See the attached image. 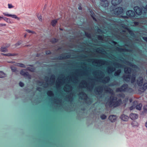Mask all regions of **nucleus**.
Listing matches in <instances>:
<instances>
[{"mask_svg":"<svg viewBox=\"0 0 147 147\" xmlns=\"http://www.w3.org/2000/svg\"><path fill=\"white\" fill-rule=\"evenodd\" d=\"M143 39L147 42V37H143Z\"/></svg>","mask_w":147,"mask_h":147,"instance_id":"nucleus-52","label":"nucleus"},{"mask_svg":"<svg viewBox=\"0 0 147 147\" xmlns=\"http://www.w3.org/2000/svg\"><path fill=\"white\" fill-rule=\"evenodd\" d=\"M122 0H112L111 3L113 5L115 6L120 4Z\"/></svg>","mask_w":147,"mask_h":147,"instance_id":"nucleus-19","label":"nucleus"},{"mask_svg":"<svg viewBox=\"0 0 147 147\" xmlns=\"http://www.w3.org/2000/svg\"><path fill=\"white\" fill-rule=\"evenodd\" d=\"M135 108V105H133L131 107L129 108V109L130 110H132L133 109Z\"/></svg>","mask_w":147,"mask_h":147,"instance_id":"nucleus-48","label":"nucleus"},{"mask_svg":"<svg viewBox=\"0 0 147 147\" xmlns=\"http://www.w3.org/2000/svg\"><path fill=\"white\" fill-rule=\"evenodd\" d=\"M129 117L132 120H134L138 118V115L137 114L132 113L130 114Z\"/></svg>","mask_w":147,"mask_h":147,"instance_id":"nucleus-20","label":"nucleus"},{"mask_svg":"<svg viewBox=\"0 0 147 147\" xmlns=\"http://www.w3.org/2000/svg\"><path fill=\"white\" fill-rule=\"evenodd\" d=\"M121 72V70L119 69L116 71L114 73V75L115 76H119Z\"/></svg>","mask_w":147,"mask_h":147,"instance_id":"nucleus-28","label":"nucleus"},{"mask_svg":"<svg viewBox=\"0 0 147 147\" xmlns=\"http://www.w3.org/2000/svg\"><path fill=\"white\" fill-rule=\"evenodd\" d=\"M1 55H3L6 56V54L1 53Z\"/></svg>","mask_w":147,"mask_h":147,"instance_id":"nucleus-62","label":"nucleus"},{"mask_svg":"<svg viewBox=\"0 0 147 147\" xmlns=\"http://www.w3.org/2000/svg\"><path fill=\"white\" fill-rule=\"evenodd\" d=\"M96 71H95L93 72V74L94 76H96Z\"/></svg>","mask_w":147,"mask_h":147,"instance_id":"nucleus-56","label":"nucleus"},{"mask_svg":"<svg viewBox=\"0 0 147 147\" xmlns=\"http://www.w3.org/2000/svg\"><path fill=\"white\" fill-rule=\"evenodd\" d=\"M117 116L115 115H111L109 116V119L112 122H115L117 120Z\"/></svg>","mask_w":147,"mask_h":147,"instance_id":"nucleus-14","label":"nucleus"},{"mask_svg":"<svg viewBox=\"0 0 147 147\" xmlns=\"http://www.w3.org/2000/svg\"><path fill=\"white\" fill-rule=\"evenodd\" d=\"M120 118L123 121H126L128 120L129 117L125 115H122L120 117Z\"/></svg>","mask_w":147,"mask_h":147,"instance_id":"nucleus-23","label":"nucleus"},{"mask_svg":"<svg viewBox=\"0 0 147 147\" xmlns=\"http://www.w3.org/2000/svg\"><path fill=\"white\" fill-rule=\"evenodd\" d=\"M80 84H82V87L86 88L87 90L90 91H91L94 87V86L92 84L89 86L87 83L84 80H83L81 82Z\"/></svg>","mask_w":147,"mask_h":147,"instance_id":"nucleus-8","label":"nucleus"},{"mask_svg":"<svg viewBox=\"0 0 147 147\" xmlns=\"http://www.w3.org/2000/svg\"><path fill=\"white\" fill-rule=\"evenodd\" d=\"M6 25L4 24H0V26H5Z\"/></svg>","mask_w":147,"mask_h":147,"instance_id":"nucleus-54","label":"nucleus"},{"mask_svg":"<svg viewBox=\"0 0 147 147\" xmlns=\"http://www.w3.org/2000/svg\"><path fill=\"white\" fill-rule=\"evenodd\" d=\"M117 92H128L132 93L133 92L132 88H129L127 84L123 85L121 87L117 88L116 90Z\"/></svg>","mask_w":147,"mask_h":147,"instance_id":"nucleus-3","label":"nucleus"},{"mask_svg":"<svg viewBox=\"0 0 147 147\" xmlns=\"http://www.w3.org/2000/svg\"><path fill=\"white\" fill-rule=\"evenodd\" d=\"M51 41L53 43H55V42H57V40L56 39H55V38H54V39H52L51 40Z\"/></svg>","mask_w":147,"mask_h":147,"instance_id":"nucleus-46","label":"nucleus"},{"mask_svg":"<svg viewBox=\"0 0 147 147\" xmlns=\"http://www.w3.org/2000/svg\"><path fill=\"white\" fill-rule=\"evenodd\" d=\"M21 44V42H18V43H16V46H17L18 45H20Z\"/></svg>","mask_w":147,"mask_h":147,"instance_id":"nucleus-57","label":"nucleus"},{"mask_svg":"<svg viewBox=\"0 0 147 147\" xmlns=\"http://www.w3.org/2000/svg\"><path fill=\"white\" fill-rule=\"evenodd\" d=\"M25 69H23L20 71V74L21 75L24 76L25 77H27L29 79H30L31 76L29 75L28 72H26Z\"/></svg>","mask_w":147,"mask_h":147,"instance_id":"nucleus-12","label":"nucleus"},{"mask_svg":"<svg viewBox=\"0 0 147 147\" xmlns=\"http://www.w3.org/2000/svg\"><path fill=\"white\" fill-rule=\"evenodd\" d=\"M98 38L99 40H103V38H102V36L100 35L98 36Z\"/></svg>","mask_w":147,"mask_h":147,"instance_id":"nucleus-43","label":"nucleus"},{"mask_svg":"<svg viewBox=\"0 0 147 147\" xmlns=\"http://www.w3.org/2000/svg\"><path fill=\"white\" fill-rule=\"evenodd\" d=\"M79 96L80 98L82 99H86L87 98V95L84 92H80L79 94Z\"/></svg>","mask_w":147,"mask_h":147,"instance_id":"nucleus-17","label":"nucleus"},{"mask_svg":"<svg viewBox=\"0 0 147 147\" xmlns=\"http://www.w3.org/2000/svg\"><path fill=\"white\" fill-rule=\"evenodd\" d=\"M26 31L27 32H28V33H30V34H34L35 33V32L34 31H32V30H26Z\"/></svg>","mask_w":147,"mask_h":147,"instance_id":"nucleus-38","label":"nucleus"},{"mask_svg":"<svg viewBox=\"0 0 147 147\" xmlns=\"http://www.w3.org/2000/svg\"><path fill=\"white\" fill-rule=\"evenodd\" d=\"M103 87V86H99L96 87L95 90L96 93L98 94H101L102 92Z\"/></svg>","mask_w":147,"mask_h":147,"instance_id":"nucleus-10","label":"nucleus"},{"mask_svg":"<svg viewBox=\"0 0 147 147\" xmlns=\"http://www.w3.org/2000/svg\"><path fill=\"white\" fill-rule=\"evenodd\" d=\"M56 84L57 87H59L60 86L61 84V79L58 78L57 80Z\"/></svg>","mask_w":147,"mask_h":147,"instance_id":"nucleus-25","label":"nucleus"},{"mask_svg":"<svg viewBox=\"0 0 147 147\" xmlns=\"http://www.w3.org/2000/svg\"><path fill=\"white\" fill-rule=\"evenodd\" d=\"M11 69L13 72H15L16 70V68L13 67H11Z\"/></svg>","mask_w":147,"mask_h":147,"instance_id":"nucleus-44","label":"nucleus"},{"mask_svg":"<svg viewBox=\"0 0 147 147\" xmlns=\"http://www.w3.org/2000/svg\"><path fill=\"white\" fill-rule=\"evenodd\" d=\"M57 20H53L51 22V25L53 26H54L57 23Z\"/></svg>","mask_w":147,"mask_h":147,"instance_id":"nucleus-32","label":"nucleus"},{"mask_svg":"<svg viewBox=\"0 0 147 147\" xmlns=\"http://www.w3.org/2000/svg\"><path fill=\"white\" fill-rule=\"evenodd\" d=\"M107 91L111 93L112 95L108 100L106 106H107V105H108L110 107H115L119 106L121 103V99H119L117 100V98L114 96L113 90L109 88H107Z\"/></svg>","mask_w":147,"mask_h":147,"instance_id":"nucleus-1","label":"nucleus"},{"mask_svg":"<svg viewBox=\"0 0 147 147\" xmlns=\"http://www.w3.org/2000/svg\"><path fill=\"white\" fill-rule=\"evenodd\" d=\"M38 18L40 21H42V17L41 16H38Z\"/></svg>","mask_w":147,"mask_h":147,"instance_id":"nucleus-49","label":"nucleus"},{"mask_svg":"<svg viewBox=\"0 0 147 147\" xmlns=\"http://www.w3.org/2000/svg\"><path fill=\"white\" fill-rule=\"evenodd\" d=\"M47 94L48 96H54V94L53 92L51 91H49L47 92Z\"/></svg>","mask_w":147,"mask_h":147,"instance_id":"nucleus-30","label":"nucleus"},{"mask_svg":"<svg viewBox=\"0 0 147 147\" xmlns=\"http://www.w3.org/2000/svg\"><path fill=\"white\" fill-rule=\"evenodd\" d=\"M113 65L116 67H121V65L118 63L115 62L113 63Z\"/></svg>","mask_w":147,"mask_h":147,"instance_id":"nucleus-34","label":"nucleus"},{"mask_svg":"<svg viewBox=\"0 0 147 147\" xmlns=\"http://www.w3.org/2000/svg\"><path fill=\"white\" fill-rule=\"evenodd\" d=\"M101 1V5L103 7H106L108 6L109 3L107 0H100Z\"/></svg>","mask_w":147,"mask_h":147,"instance_id":"nucleus-16","label":"nucleus"},{"mask_svg":"<svg viewBox=\"0 0 147 147\" xmlns=\"http://www.w3.org/2000/svg\"><path fill=\"white\" fill-rule=\"evenodd\" d=\"M51 53L50 51H46V54H49Z\"/></svg>","mask_w":147,"mask_h":147,"instance_id":"nucleus-55","label":"nucleus"},{"mask_svg":"<svg viewBox=\"0 0 147 147\" xmlns=\"http://www.w3.org/2000/svg\"><path fill=\"white\" fill-rule=\"evenodd\" d=\"M144 10H145V11L144 12V15L146 14V11L147 10V5H146V8L144 7Z\"/></svg>","mask_w":147,"mask_h":147,"instance_id":"nucleus-45","label":"nucleus"},{"mask_svg":"<svg viewBox=\"0 0 147 147\" xmlns=\"http://www.w3.org/2000/svg\"><path fill=\"white\" fill-rule=\"evenodd\" d=\"M37 90L39 91H42V89L41 88L38 87L37 88Z\"/></svg>","mask_w":147,"mask_h":147,"instance_id":"nucleus-50","label":"nucleus"},{"mask_svg":"<svg viewBox=\"0 0 147 147\" xmlns=\"http://www.w3.org/2000/svg\"><path fill=\"white\" fill-rule=\"evenodd\" d=\"M100 117L102 119H104L106 118L107 116L104 115H102Z\"/></svg>","mask_w":147,"mask_h":147,"instance_id":"nucleus-42","label":"nucleus"},{"mask_svg":"<svg viewBox=\"0 0 147 147\" xmlns=\"http://www.w3.org/2000/svg\"><path fill=\"white\" fill-rule=\"evenodd\" d=\"M5 76V74L3 72L0 71V78H3Z\"/></svg>","mask_w":147,"mask_h":147,"instance_id":"nucleus-31","label":"nucleus"},{"mask_svg":"<svg viewBox=\"0 0 147 147\" xmlns=\"http://www.w3.org/2000/svg\"><path fill=\"white\" fill-rule=\"evenodd\" d=\"M85 34L87 36V37L88 38H91V34H88L86 32H85Z\"/></svg>","mask_w":147,"mask_h":147,"instance_id":"nucleus-40","label":"nucleus"},{"mask_svg":"<svg viewBox=\"0 0 147 147\" xmlns=\"http://www.w3.org/2000/svg\"><path fill=\"white\" fill-rule=\"evenodd\" d=\"M50 80L51 82V85H53L55 81V76L54 75H52L50 78Z\"/></svg>","mask_w":147,"mask_h":147,"instance_id":"nucleus-21","label":"nucleus"},{"mask_svg":"<svg viewBox=\"0 0 147 147\" xmlns=\"http://www.w3.org/2000/svg\"><path fill=\"white\" fill-rule=\"evenodd\" d=\"M26 70H29L31 71H33L34 70V69L31 67H28L26 68Z\"/></svg>","mask_w":147,"mask_h":147,"instance_id":"nucleus-36","label":"nucleus"},{"mask_svg":"<svg viewBox=\"0 0 147 147\" xmlns=\"http://www.w3.org/2000/svg\"><path fill=\"white\" fill-rule=\"evenodd\" d=\"M144 7H143L141 9L138 6H136L134 7V9L137 14L141 15L143 13H143L145 11V10H144Z\"/></svg>","mask_w":147,"mask_h":147,"instance_id":"nucleus-9","label":"nucleus"},{"mask_svg":"<svg viewBox=\"0 0 147 147\" xmlns=\"http://www.w3.org/2000/svg\"><path fill=\"white\" fill-rule=\"evenodd\" d=\"M3 15L5 16L8 17H11L12 18H15L18 20H19L20 19V18L18 17L16 15H12L9 14L7 13H3Z\"/></svg>","mask_w":147,"mask_h":147,"instance_id":"nucleus-11","label":"nucleus"},{"mask_svg":"<svg viewBox=\"0 0 147 147\" xmlns=\"http://www.w3.org/2000/svg\"><path fill=\"white\" fill-rule=\"evenodd\" d=\"M144 111L145 113H147V105L144 106Z\"/></svg>","mask_w":147,"mask_h":147,"instance_id":"nucleus-39","label":"nucleus"},{"mask_svg":"<svg viewBox=\"0 0 147 147\" xmlns=\"http://www.w3.org/2000/svg\"><path fill=\"white\" fill-rule=\"evenodd\" d=\"M17 54L16 53H9L7 54H6V56H13L15 55H17Z\"/></svg>","mask_w":147,"mask_h":147,"instance_id":"nucleus-35","label":"nucleus"},{"mask_svg":"<svg viewBox=\"0 0 147 147\" xmlns=\"http://www.w3.org/2000/svg\"><path fill=\"white\" fill-rule=\"evenodd\" d=\"M115 70L114 67L111 66L108 67L107 69V71L108 73H111Z\"/></svg>","mask_w":147,"mask_h":147,"instance_id":"nucleus-18","label":"nucleus"},{"mask_svg":"<svg viewBox=\"0 0 147 147\" xmlns=\"http://www.w3.org/2000/svg\"><path fill=\"white\" fill-rule=\"evenodd\" d=\"M3 17H1L0 16V21L2 19H3Z\"/></svg>","mask_w":147,"mask_h":147,"instance_id":"nucleus-61","label":"nucleus"},{"mask_svg":"<svg viewBox=\"0 0 147 147\" xmlns=\"http://www.w3.org/2000/svg\"><path fill=\"white\" fill-rule=\"evenodd\" d=\"M97 31L99 34L102 32V31L100 29H99Z\"/></svg>","mask_w":147,"mask_h":147,"instance_id":"nucleus-53","label":"nucleus"},{"mask_svg":"<svg viewBox=\"0 0 147 147\" xmlns=\"http://www.w3.org/2000/svg\"><path fill=\"white\" fill-rule=\"evenodd\" d=\"M143 79L142 77H140L137 80V83L140 86L139 91L141 92H144L147 88V83H144L143 85Z\"/></svg>","mask_w":147,"mask_h":147,"instance_id":"nucleus-2","label":"nucleus"},{"mask_svg":"<svg viewBox=\"0 0 147 147\" xmlns=\"http://www.w3.org/2000/svg\"><path fill=\"white\" fill-rule=\"evenodd\" d=\"M139 23L138 22H134V25L136 26L139 24Z\"/></svg>","mask_w":147,"mask_h":147,"instance_id":"nucleus-51","label":"nucleus"},{"mask_svg":"<svg viewBox=\"0 0 147 147\" xmlns=\"http://www.w3.org/2000/svg\"><path fill=\"white\" fill-rule=\"evenodd\" d=\"M145 126L147 128V121L145 123Z\"/></svg>","mask_w":147,"mask_h":147,"instance_id":"nucleus-63","label":"nucleus"},{"mask_svg":"<svg viewBox=\"0 0 147 147\" xmlns=\"http://www.w3.org/2000/svg\"><path fill=\"white\" fill-rule=\"evenodd\" d=\"M70 57V55H62L59 58L60 59H67L69 58Z\"/></svg>","mask_w":147,"mask_h":147,"instance_id":"nucleus-22","label":"nucleus"},{"mask_svg":"<svg viewBox=\"0 0 147 147\" xmlns=\"http://www.w3.org/2000/svg\"><path fill=\"white\" fill-rule=\"evenodd\" d=\"M123 9L121 7H119L111 11V13L112 14L113 16H114L115 15H118L121 14L123 13Z\"/></svg>","mask_w":147,"mask_h":147,"instance_id":"nucleus-6","label":"nucleus"},{"mask_svg":"<svg viewBox=\"0 0 147 147\" xmlns=\"http://www.w3.org/2000/svg\"><path fill=\"white\" fill-rule=\"evenodd\" d=\"M82 7L81 6H80L78 7V9L80 10L82 9Z\"/></svg>","mask_w":147,"mask_h":147,"instance_id":"nucleus-59","label":"nucleus"},{"mask_svg":"<svg viewBox=\"0 0 147 147\" xmlns=\"http://www.w3.org/2000/svg\"><path fill=\"white\" fill-rule=\"evenodd\" d=\"M127 15L130 17H133L135 16L134 12L132 10H129L126 13Z\"/></svg>","mask_w":147,"mask_h":147,"instance_id":"nucleus-15","label":"nucleus"},{"mask_svg":"<svg viewBox=\"0 0 147 147\" xmlns=\"http://www.w3.org/2000/svg\"><path fill=\"white\" fill-rule=\"evenodd\" d=\"M19 84L20 86L21 87H23L24 86V84H23V83L22 82H20L19 83Z\"/></svg>","mask_w":147,"mask_h":147,"instance_id":"nucleus-47","label":"nucleus"},{"mask_svg":"<svg viewBox=\"0 0 147 147\" xmlns=\"http://www.w3.org/2000/svg\"><path fill=\"white\" fill-rule=\"evenodd\" d=\"M73 78L75 79V81L76 80H77V78H74V77H73Z\"/></svg>","mask_w":147,"mask_h":147,"instance_id":"nucleus-60","label":"nucleus"},{"mask_svg":"<svg viewBox=\"0 0 147 147\" xmlns=\"http://www.w3.org/2000/svg\"><path fill=\"white\" fill-rule=\"evenodd\" d=\"M98 73L100 74V76H101V77H99V79L101 80L102 82L104 83H106L109 81L110 78L109 76L106 77L103 79L104 75L101 71H99Z\"/></svg>","mask_w":147,"mask_h":147,"instance_id":"nucleus-7","label":"nucleus"},{"mask_svg":"<svg viewBox=\"0 0 147 147\" xmlns=\"http://www.w3.org/2000/svg\"><path fill=\"white\" fill-rule=\"evenodd\" d=\"M16 65L17 66L20 67H25V66L24 64L22 63H17L16 64Z\"/></svg>","mask_w":147,"mask_h":147,"instance_id":"nucleus-29","label":"nucleus"},{"mask_svg":"<svg viewBox=\"0 0 147 147\" xmlns=\"http://www.w3.org/2000/svg\"><path fill=\"white\" fill-rule=\"evenodd\" d=\"M8 8L9 9H11L12 8H13L14 7V6L12 5L11 4H8Z\"/></svg>","mask_w":147,"mask_h":147,"instance_id":"nucleus-41","label":"nucleus"},{"mask_svg":"<svg viewBox=\"0 0 147 147\" xmlns=\"http://www.w3.org/2000/svg\"><path fill=\"white\" fill-rule=\"evenodd\" d=\"M72 88L71 86L69 84H66L64 88V90L66 92H69L71 91L72 90Z\"/></svg>","mask_w":147,"mask_h":147,"instance_id":"nucleus-13","label":"nucleus"},{"mask_svg":"<svg viewBox=\"0 0 147 147\" xmlns=\"http://www.w3.org/2000/svg\"><path fill=\"white\" fill-rule=\"evenodd\" d=\"M91 61H92L94 64H97V66H101L102 65H104L106 64V61L103 59H91Z\"/></svg>","mask_w":147,"mask_h":147,"instance_id":"nucleus-5","label":"nucleus"},{"mask_svg":"<svg viewBox=\"0 0 147 147\" xmlns=\"http://www.w3.org/2000/svg\"><path fill=\"white\" fill-rule=\"evenodd\" d=\"M97 50H98V51H100V53L102 52V50H100V49H98Z\"/></svg>","mask_w":147,"mask_h":147,"instance_id":"nucleus-58","label":"nucleus"},{"mask_svg":"<svg viewBox=\"0 0 147 147\" xmlns=\"http://www.w3.org/2000/svg\"><path fill=\"white\" fill-rule=\"evenodd\" d=\"M90 13H91V16L93 20H94L96 21V19L94 17V13L92 11H90Z\"/></svg>","mask_w":147,"mask_h":147,"instance_id":"nucleus-37","label":"nucleus"},{"mask_svg":"<svg viewBox=\"0 0 147 147\" xmlns=\"http://www.w3.org/2000/svg\"><path fill=\"white\" fill-rule=\"evenodd\" d=\"M121 51H124V50H125V49H121Z\"/></svg>","mask_w":147,"mask_h":147,"instance_id":"nucleus-64","label":"nucleus"},{"mask_svg":"<svg viewBox=\"0 0 147 147\" xmlns=\"http://www.w3.org/2000/svg\"><path fill=\"white\" fill-rule=\"evenodd\" d=\"M3 19L6 22H8L9 23H11V22L10 19H9V18H6V17L3 18Z\"/></svg>","mask_w":147,"mask_h":147,"instance_id":"nucleus-33","label":"nucleus"},{"mask_svg":"<svg viewBox=\"0 0 147 147\" xmlns=\"http://www.w3.org/2000/svg\"><path fill=\"white\" fill-rule=\"evenodd\" d=\"M1 51L2 52H5L7 51V47H2L1 48Z\"/></svg>","mask_w":147,"mask_h":147,"instance_id":"nucleus-27","label":"nucleus"},{"mask_svg":"<svg viewBox=\"0 0 147 147\" xmlns=\"http://www.w3.org/2000/svg\"><path fill=\"white\" fill-rule=\"evenodd\" d=\"M142 106V104L141 103H139L137 105L135 106V108L136 109L140 110L141 109Z\"/></svg>","mask_w":147,"mask_h":147,"instance_id":"nucleus-26","label":"nucleus"},{"mask_svg":"<svg viewBox=\"0 0 147 147\" xmlns=\"http://www.w3.org/2000/svg\"><path fill=\"white\" fill-rule=\"evenodd\" d=\"M131 71V69L129 67H126L124 69L125 73L126 74H130Z\"/></svg>","mask_w":147,"mask_h":147,"instance_id":"nucleus-24","label":"nucleus"},{"mask_svg":"<svg viewBox=\"0 0 147 147\" xmlns=\"http://www.w3.org/2000/svg\"><path fill=\"white\" fill-rule=\"evenodd\" d=\"M136 76L135 75L133 74L132 76L130 75H125L123 77V78L124 80L126 82H129L130 80H131V83H133L135 81Z\"/></svg>","mask_w":147,"mask_h":147,"instance_id":"nucleus-4","label":"nucleus"}]
</instances>
